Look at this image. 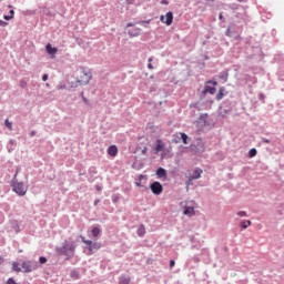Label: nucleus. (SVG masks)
Here are the masks:
<instances>
[{
  "label": "nucleus",
  "mask_w": 284,
  "mask_h": 284,
  "mask_svg": "<svg viewBox=\"0 0 284 284\" xmlns=\"http://www.w3.org/2000/svg\"><path fill=\"white\" fill-rule=\"evenodd\" d=\"M108 154L109 156H116V154H119V148H116V145L109 146Z\"/></svg>",
  "instance_id": "f8f14e48"
},
{
  "label": "nucleus",
  "mask_w": 284,
  "mask_h": 284,
  "mask_svg": "<svg viewBox=\"0 0 284 284\" xmlns=\"http://www.w3.org/2000/svg\"><path fill=\"white\" fill-rule=\"evenodd\" d=\"M12 270L13 272H22V268L19 266V262L12 263Z\"/></svg>",
  "instance_id": "412c9836"
},
{
  "label": "nucleus",
  "mask_w": 284,
  "mask_h": 284,
  "mask_svg": "<svg viewBox=\"0 0 284 284\" xmlns=\"http://www.w3.org/2000/svg\"><path fill=\"white\" fill-rule=\"evenodd\" d=\"M34 134H37V131H32V132L30 133V136H34Z\"/></svg>",
  "instance_id": "a19ab883"
},
{
  "label": "nucleus",
  "mask_w": 284,
  "mask_h": 284,
  "mask_svg": "<svg viewBox=\"0 0 284 284\" xmlns=\"http://www.w3.org/2000/svg\"><path fill=\"white\" fill-rule=\"evenodd\" d=\"M237 216H240L241 219H243V216H247V212H245V211H240V212H237Z\"/></svg>",
  "instance_id": "a878e982"
},
{
  "label": "nucleus",
  "mask_w": 284,
  "mask_h": 284,
  "mask_svg": "<svg viewBox=\"0 0 284 284\" xmlns=\"http://www.w3.org/2000/svg\"><path fill=\"white\" fill-rule=\"evenodd\" d=\"M151 191L153 192V194L159 196V194H162L163 192V185H161V182H153L151 184Z\"/></svg>",
  "instance_id": "0eeeda50"
},
{
  "label": "nucleus",
  "mask_w": 284,
  "mask_h": 284,
  "mask_svg": "<svg viewBox=\"0 0 284 284\" xmlns=\"http://www.w3.org/2000/svg\"><path fill=\"white\" fill-rule=\"evenodd\" d=\"M160 21L165 26H171L174 22V13L169 11L165 16L160 17Z\"/></svg>",
  "instance_id": "423d86ee"
},
{
  "label": "nucleus",
  "mask_w": 284,
  "mask_h": 284,
  "mask_svg": "<svg viewBox=\"0 0 284 284\" xmlns=\"http://www.w3.org/2000/svg\"><path fill=\"white\" fill-rule=\"evenodd\" d=\"M264 143H270V140H264Z\"/></svg>",
  "instance_id": "49530a36"
},
{
  "label": "nucleus",
  "mask_w": 284,
  "mask_h": 284,
  "mask_svg": "<svg viewBox=\"0 0 284 284\" xmlns=\"http://www.w3.org/2000/svg\"><path fill=\"white\" fill-rule=\"evenodd\" d=\"M12 191L18 194V196H26L28 194V186L23 182L13 180L11 183Z\"/></svg>",
  "instance_id": "7ed1b4c3"
},
{
  "label": "nucleus",
  "mask_w": 284,
  "mask_h": 284,
  "mask_svg": "<svg viewBox=\"0 0 284 284\" xmlns=\"http://www.w3.org/2000/svg\"><path fill=\"white\" fill-rule=\"evenodd\" d=\"M207 83H212V85H219V82L216 81H209Z\"/></svg>",
  "instance_id": "4c0bfd02"
},
{
  "label": "nucleus",
  "mask_w": 284,
  "mask_h": 284,
  "mask_svg": "<svg viewBox=\"0 0 284 284\" xmlns=\"http://www.w3.org/2000/svg\"><path fill=\"white\" fill-rule=\"evenodd\" d=\"M193 181H194V179H192L190 175L189 180L186 181V187H190V185H194Z\"/></svg>",
  "instance_id": "b1692460"
},
{
  "label": "nucleus",
  "mask_w": 284,
  "mask_h": 284,
  "mask_svg": "<svg viewBox=\"0 0 284 284\" xmlns=\"http://www.w3.org/2000/svg\"><path fill=\"white\" fill-rule=\"evenodd\" d=\"M141 154H143V155L148 154V146H144V148L142 149Z\"/></svg>",
  "instance_id": "473e14b6"
},
{
  "label": "nucleus",
  "mask_w": 284,
  "mask_h": 284,
  "mask_svg": "<svg viewBox=\"0 0 284 284\" xmlns=\"http://www.w3.org/2000/svg\"><path fill=\"white\" fill-rule=\"evenodd\" d=\"M256 154H257L256 149H251V150L248 151V156H250V159H254V156H256Z\"/></svg>",
  "instance_id": "4be33fe9"
},
{
  "label": "nucleus",
  "mask_w": 284,
  "mask_h": 284,
  "mask_svg": "<svg viewBox=\"0 0 284 284\" xmlns=\"http://www.w3.org/2000/svg\"><path fill=\"white\" fill-rule=\"evenodd\" d=\"M71 276H72V278H79V273H77V271H73L71 273Z\"/></svg>",
  "instance_id": "7c9ffc66"
},
{
  "label": "nucleus",
  "mask_w": 284,
  "mask_h": 284,
  "mask_svg": "<svg viewBox=\"0 0 284 284\" xmlns=\"http://www.w3.org/2000/svg\"><path fill=\"white\" fill-rule=\"evenodd\" d=\"M134 24L132 23V22H129L128 24H126V28H132Z\"/></svg>",
  "instance_id": "ea45409f"
},
{
  "label": "nucleus",
  "mask_w": 284,
  "mask_h": 284,
  "mask_svg": "<svg viewBox=\"0 0 284 284\" xmlns=\"http://www.w3.org/2000/svg\"><path fill=\"white\" fill-rule=\"evenodd\" d=\"M149 63H152V58H149Z\"/></svg>",
  "instance_id": "a18cd8bd"
},
{
  "label": "nucleus",
  "mask_w": 284,
  "mask_h": 284,
  "mask_svg": "<svg viewBox=\"0 0 284 284\" xmlns=\"http://www.w3.org/2000/svg\"><path fill=\"white\" fill-rule=\"evenodd\" d=\"M126 3H128L129 6H132V3H134V0H126Z\"/></svg>",
  "instance_id": "58836bf2"
},
{
  "label": "nucleus",
  "mask_w": 284,
  "mask_h": 284,
  "mask_svg": "<svg viewBox=\"0 0 284 284\" xmlns=\"http://www.w3.org/2000/svg\"><path fill=\"white\" fill-rule=\"evenodd\" d=\"M174 265H176V262H174V260L170 261V267H174Z\"/></svg>",
  "instance_id": "72a5a7b5"
},
{
  "label": "nucleus",
  "mask_w": 284,
  "mask_h": 284,
  "mask_svg": "<svg viewBox=\"0 0 284 284\" xmlns=\"http://www.w3.org/2000/svg\"><path fill=\"white\" fill-rule=\"evenodd\" d=\"M7 284H18L17 281H14V278L10 277L8 281H7Z\"/></svg>",
  "instance_id": "c85d7f7f"
},
{
  "label": "nucleus",
  "mask_w": 284,
  "mask_h": 284,
  "mask_svg": "<svg viewBox=\"0 0 284 284\" xmlns=\"http://www.w3.org/2000/svg\"><path fill=\"white\" fill-rule=\"evenodd\" d=\"M162 3H168L166 1H162Z\"/></svg>",
  "instance_id": "09e8293b"
},
{
  "label": "nucleus",
  "mask_w": 284,
  "mask_h": 284,
  "mask_svg": "<svg viewBox=\"0 0 284 284\" xmlns=\"http://www.w3.org/2000/svg\"><path fill=\"white\" fill-rule=\"evenodd\" d=\"M39 266L37 265V262H32V261H24L21 264V270L24 273H30V272H34V270H37Z\"/></svg>",
  "instance_id": "39448f33"
},
{
  "label": "nucleus",
  "mask_w": 284,
  "mask_h": 284,
  "mask_svg": "<svg viewBox=\"0 0 284 284\" xmlns=\"http://www.w3.org/2000/svg\"><path fill=\"white\" fill-rule=\"evenodd\" d=\"M217 101H221L223 99V90H220V92L216 95Z\"/></svg>",
  "instance_id": "bb28decb"
},
{
  "label": "nucleus",
  "mask_w": 284,
  "mask_h": 284,
  "mask_svg": "<svg viewBox=\"0 0 284 284\" xmlns=\"http://www.w3.org/2000/svg\"><path fill=\"white\" fill-rule=\"evenodd\" d=\"M201 174H203L202 169H195L191 178L196 181V179H201Z\"/></svg>",
  "instance_id": "2eb2a0df"
},
{
  "label": "nucleus",
  "mask_w": 284,
  "mask_h": 284,
  "mask_svg": "<svg viewBox=\"0 0 284 284\" xmlns=\"http://www.w3.org/2000/svg\"><path fill=\"white\" fill-rule=\"evenodd\" d=\"M226 34L230 36V29H227Z\"/></svg>",
  "instance_id": "c03bdc74"
},
{
  "label": "nucleus",
  "mask_w": 284,
  "mask_h": 284,
  "mask_svg": "<svg viewBox=\"0 0 284 284\" xmlns=\"http://www.w3.org/2000/svg\"><path fill=\"white\" fill-rule=\"evenodd\" d=\"M181 134V139H182V141H183V143H184V145H187V134H185V133H180Z\"/></svg>",
  "instance_id": "5701e85b"
},
{
  "label": "nucleus",
  "mask_w": 284,
  "mask_h": 284,
  "mask_svg": "<svg viewBox=\"0 0 284 284\" xmlns=\"http://www.w3.org/2000/svg\"><path fill=\"white\" fill-rule=\"evenodd\" d=\"M57 252L60 254V256L72 258V256H74V252H77V244L67 240L64 241L62 247L57 248Z\"/></svg>",
  "instance_id": "f257e3e1"
},
{
  "label": "nucleus",
  "mask_w": 284,
  "mask_h": 284,
  "mask_svg": "<svg viewBox=\"0 0 284 284\" xmlns=\"http://www.w3.org/2000/svg\"><path fill=\"white\" fill-rule=\"evenodd\" d=\"M79 85H88L92 81V71L82 69L77 77Z\"/></svg>",
  "instance_id": "f03ea898"
},
{
  "label": "nucleus",
  "mask_w": 284,
  "mask_h": 284,
  "mask_svg": "<svg viewBox=\"0 0 284 284\" xmlns=\"http://www.w3.org/2000/svg\"><path fill=\"white\" fill-rule=\"evenodd\" d=\"M141 32V28H133L128 31V34L129 37H140Z\"/></svg>",
  "instance_id": "9d476101"
},
{
  "label": "nucleus",
  "mask_w": 284,
  "mask_h": 284,
  "mask_svg": "<svg viewBox=\"0 0 284 284\" xmlns=\"http://www.w3.org/2000/svg\"><path fill=\"white\" fill-rule=\"evenodd\" d=\"M148 68H149V70H154V67L152 65V62H149Z\"/></svg>",
  "instance_id": "c9c22d12"
},
{
  "label": "nucleus",
  "mask_w": 284,
  "mask_h": 284,
  "mask_svg": "<svg viewBox=\"0 0 284 284\" xmlns=\"http://www.w3.org/2000/svg\"><path fill=\"white\" fill-rule=\"evenodd\" d=\"M82 101H84V103H87V105H90V100H88V98L83 97V93H82Z\"/></svg>",
  "instance_id": "2f4dec72"
},
{
  "label": "nucleus",
  "mask_w": 284,
  "mask_h": 284,
  "mask_svg": "<svg viewBox=\"0 0 284 284\" xmlns=\"http://www.w3.org/2000/svg\"><path fill=\"white\" fill-rule=\"evenodd\" d=\"M3 19L6 21H11V19H14V10H10L9 16H4Z\"/></svg>",
  "instance_id": "aec40b11"
},
{
  "label": "nucleus",
  "mask_w": 284,
  "mask_h": 284,
  "mask_svg": "<svg viewBox=\"0 0 284 284\" xmlns=\"http://www.w3.org/2000/svg\"><path fill=\"white\" fill-rule=\"evenodd\" d=\"M42 81H48V73H44V74L42 75Z\"/></svg>",
  "instance_id": "f704fd0d"
},
{
  "label": "nucleus",
  "mask_w": 284,
  "mask_h": 284,
  "mask_svg": "<svg viewBox=\"0 0 284 284\" xmlns=\"http://www.w3.org/2000/svg\"><path fill=\"white\" fill-rule=\"evenodd\" d=\"M91 234H92L93 239L99 237V234H101V229H99L98 226H94V227L91 230Z\"/></svg>",
  "instance_id": "f3484780"
},
{
  "label": "nucleus",
  "mask_w": 284,
  "mask_h": 284,
  "mask_svg": "<svg viewBox=\"0 0 284 284\" xmlns=\"http://www.w3.org/2000/svg\"><path fill=\"white\" fill-rule=\"evenodd\" d=\"M240 1V3H243V1H245V0H239Z\"/></svg>",
  "instance_id": "de8ad7c7"
},
{
  "label": "nucleus",
  "mask_w": 284,
  "mask_h": 284,
  "mask_svg": "<svg viewBox=\"0 0 284 284\" xmlns=\"http://www.w3.org/2000/svg\"><path fill=\"white\" fill-rule=\"evenodd\" d=\"M82 243L84 245H88L89 255L94 254L98 250H101V243L99 242H92L90 240H85V237H81Z\"/></svg>",
  "instance_id": "20e7f679"
},
{
  "label": "nucleus",
  "mask_w": 284,
  "mask_h": 284,
  "mask_svg": "<svg viewBox=\"0 0 284 284\" xmlns=\"http://www.w3.org/2000/svg\"><path fill=\"white\" fill-rule=\"evenodd\" d=\"M165 150V143H163L161 140H156L155 144V152H163Z\"/></svg>",
  "instance_id": "9b49d317"
},
{
  "label": "nucleus",
  "mask_w": 284,
  "mask_h": 284,
  "mask_svg": "<svg viewBox=\"0 0 284 284\" xmlns=\"http://www.w3.org/2000/svg\"><path fill=\"white\" fill-rule=\"evenodd\" d=\"M45 51L51 54L52 59H54V54H57V52H59V49L54 48L51 43H48L45 45Z\"/></svg>",
  "instance_id": "6e6552de"
},
{
  "label": "nucleus",
  "mask_w": 284,
  "mask_h": 284,
  "mask_svg": "<svg viewBox=\"0 0 284 284\" xmlns=\"http://www.w3.org/2000/svg\"><path fill=\"white\" fill-rule=\"evenodd\" d=\"M138 236H145V225H140L138 229Z\"/></svg>",
  "instance_id": "6ab92c4d"
},
{
  "label": "nucleus",
  "mask_w": 284,
  "mask_h": 284,
  "mask_svg": "<svg viewBox=\"0 0 284 284\" xmlns=\"http://www.w3.org/2000/svg\"><path fill=\"white\" fill-rule=\"evenodd\" d=\"M4 125L8 128V130H12V122H10V120H6Z\"/></svg>",
  "instance_id": "393cba45"
},
{
  "label": "nucleus",
  "mask_w": 284,
  "mask_h": 284,
  "mask_svg": "<svg viewBox=\"0 0 284 284\" xmlns=\"http://www.w3.org/2000/svg\"><path fill=\"white\" fill-rule=\"evenodd\" d=\"M39 261H40L41 265L48 263V258H45L44 256H41V257L39 258Z\"/></svg>",
  "instance_id": "cd10ccee"
},
{
  "label": "nucleus",
  "mask_w": 284,
  "mask_h": 284,
  "mask_svg": "<svg viewBox=\"0 0 284 284\" xmlns=\"http://www.w3.org/2000/svg\"><path fill=\"white\" fill-rule=\"evenodd\" d=\"M204 94H216V88L210 87V85H205Z\"/></svg>",
  "instance_id": "4468645a"
},
{
  "label": "nucleus",
  "mask_w": 284,
  "mask_h": 284,
  "mask_svg": "<svg viewBox=\"0 0 284 284\" xmlns=\"http://www.w3.org/2000/svg\"><path fill=\"white\" fill-rule=\"evenodd\" d=\"M130 275H121L119 277V284H130Z\"/></svg>",
  "instance_id": "ddd939ff"
},
{
  "label": "nucleus",
  "mask_w": 284,
  "mask_h": 284,
  "mask_svg": "<svg viewBox=\"0 0 284 284\" xmlns=\"http://www.w3.org/2000/svg\"><path fill=\"white\" fill-rule=\"evenodd\" d=\"M1 263H3V257L0 256V265H1Z\"/></svg>",
  "instance_id": "79ce46f5"
},
{
  "label": "nucleus",
  "mask_w": 284,
  "mask_h": 284,
  "mask_svg": "<svg viewBox=\"0 0 284 284\" xmlns=\"http://www.w3.org/2000/svg\"><path fill=\"white\" fill-rule=\"evenodd\" d=\"M240 225H241L242 230H247V227H250V225H252V221H250V220L242 221Z\"/></svg>",
  "instance_id": "a211bd4d"
},
{
  "label": "nucleus",
  "mask_w": 284,
  "mask_h": 284,
  "mask_svg": "<svg viewBox=\"0 0 284 284\" xmlns=\"http://www.w3.org/2000/svg\"><path fill=\"white\" fill-rule=\"evenodd\" d=\"M141 23H150V20H148V21H142Z\"/></svg>",
  "instance_id": "37998d69"
},
{
  "label": "nucleus",
  "mask_w": 284,
  "mask_h": 284,
  "mask_svg": "<svg viewBox=\"0 0 284 284\" xmlns=\"http://www.w3.org/2000/svg\"><path fill=\"white\" fill-rule=\"evenodd\" d=\"M196 212L194 211V206H184L183 207V215L184 216H194Z\"/></svg>",
  "instance_id": "1a4fd4ad"
},
{
  "label": "nucleus",
  "mask_w": 284,
  "mask_h": 284,
  "mask_svg": "<svg viewBox=\"0 0 284 284\" xmlns=\"http://www.w3.org/2000/svg\"><path fill=\"white\" fill-rule=\"evenodd\" d=\"M219 19L220 21H225V19L223 18V13H220Z\"/></svg>",
  "instance_id": "e433bc0d"
},
{
  "label": "nucleus",
  "mask_w": 284,
  "mask_h": 284,
  "mask_svg": "<svg viewBox=\"0 0 284 284\" xmlns=\"http://www.w3.org/2000/svg\"><path fill=\"white\" fill-rule=\"evenodd\" d=\"M156 174L160 179H163V176H168V171H165L163 168H160L158 169Z\"/></svg>",
  "instance_id": "dca6fc26"
},
{
  "label": "nucleus",
  "mask_w": 284,
  "mask_h": 284,
  "mask_svg": "<svg viewBox=\"0 0 284 284\" xmlns=\"http://www.w3.org/2000/svg\"><path fill=\"white\" fill-rule=\"evenodd\" d=\"M8 26V22L0 20V28H6Z\"/></svg>",
  "instance_id": "c756f323"
}]
</instances>
